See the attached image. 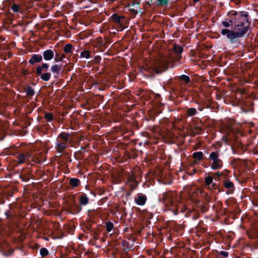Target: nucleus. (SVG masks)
<instances>
[{
  "label": "nucleus",
  "mask_w": 258,
  "mask_h": 258,
  "mask_svg": "<svg viewBox=\"0 0 258 258\" xmlns=\"http://www.w3.org/2000/svg\"><path fill=\"white\" fill-rule=\"evenodd\" d=\"M204 193V192H201L198 189H195L193 190H190L189 192V195L191 200L196 202V198H197V196H198L200 195V194H201L202 196L205 198Z\"/></svg>",
  "instance_id": "aec40b11"
},
{
  "label": "nucleus",
  "mask_w": 258,
  "mask_h": 258,
  "mask_svg": "<svg viewBox=\"0 0 258 258\" xmlns=\"http://www.w3.org/2000/svg\"><path fill=\"white\" fill-rule=\"evenodd\" d=\"M49 65L47 63H42L41 65H39L36 68V75L37 76H39L42 72L47 71Z\"/></svg>",
  "instance_id": "f3484780"
},
{
  "label": "nucleus",
  "mask_w": 258,
  "mask_h": 258,
  "mask_svg": "<svg viewBox=\"0 0 258 258\" xmlns=\"http://www.w3.org/2000/svg\"><path fill=\"white\" fill-rule=\"evenodd\" d=\"M74 49V47L73 45L71 44H67L64 46L63 50L67 53H71Z\"/></svg>",
  "instance_id": "c756f323"
},
{
  "label": "nucleus",
  "mask_w": 258,
  "mask_h": 258,
  "mask_svg": "<svg viewBox=\"0 0 258 258\" xmlns=\"http://www.w3.org/2000/svg\"><path fill=\"white\" fill-rule=\"evenodd\" d=\"M214 177L211 175H208L205 177V186L208 188L212 191H216L217 190V192H220L224 191V190L221 189L220 185L216 183L213 182Z\"/></svg>",
  "instance_id": "6e6552de"
},
{
  "label": "nucleus",
  "mask_w": 258,
  "mask_h": 258,
  "mask_svg": "<svg viewBox=\"0 0 258 258\" xmlns=\"http://www.w3.org/2000/svg\"><path fill=\"white\" fill-rule=\"evenodd\" d=\"M74 157L77 160H82L84 157V152L82 150H79L74 153Z\"/></svg>",
  "instance_id": "bb28decb"
},
{
  "label": "nucleus",
  "mask_w": 258,
  "mask_h": 258,
  "mask_svg": "<svg viewBox=\"0 0 258 258\" xmlns=\"http://www.w3.org/2000/svg\"><path fill=\"white\" fill-rule=\"evenodd\" d=\"M13 206H14L13 205L10 204L9 205L10 210L5 212V214L7 217V218L8 219H13L15 217V214L12 212V210L13 208Z\"/></svg>",
  "instance_id": "a878e982"
},
{
  "label": "nucleus",
  "mask_w": 258,
  "mask_h": 258,
  "mask_svg": "<svg viewBox=\"0 0 258 258\" xmlns=\"http://www.w3.org/2000/svg\"><path fill=\"white\" fill-rule=\"evenodd\" d=\"M161 98L160 96L157 95L152 101V105L156 115H158L162 113V110H163L164 104L161 103Z\"/></svg>",
  "instance_id": "1a4fd4ad"
},
{
  "label": "nucleus",
  "mask_w": 258,
  "mask_h": 258,
  "mask_svg": "<svg viewBox=\"0 0 258 258\" xmlns=\"http://www.w3.org/2000/svg\"><path fill=\"white\" fill-rule=\"evenodd\" d=\"M40 254L42 257H45L48 255L49 251L47 248L42 247L40 249Z\"/></svg>",
  "instance_id": "ea45409f"
},
{
  "label": "nucleus",
  "mask_w": 258,
  "mask_h": 258,
  "mask_svg": "<svg viewBox=\"0 0 258 258\" xmlns=\"http://www.w3.org/2000/svg\"><path fill=\"white\" fill-rule=\"evenodd\" d=\"M120 258H131L127 254H123L122 255Z\"/></svg>",
  "instance_id": "4d7b16f0"
},
{
  "label": "nucleus",
  "mask_w": 258,
  "mask_h": 258,
  "mask_svg": "<svg viewBox=\"0 0 258 258\" xmlns=\"http://www.w3.org/2000/svg\"><path fill=\"white\" fill-rule=\"evenodd\" d=\"M158 6L165 7L167 6L169 4L168 0H158Z\"/></svg>",
  "instance_id": "a19ab883"
},
{
  "label": "nucleus",
  "mask_w": 258,
  "mask_h": 258,
  "mask_svg": "<svg viewBox=\"0 0 258 258\" xmlns=\"http://www.w3.org/2000/svg\"><path fill=\"white\" fill-rule=\"evenodd\" d=\"M80 56L81 57L89 58L91 57L90 52L88 50H83L81 52Z\"/></svg>",
  "instance_id": "58836bf2"
},
{
  "label": "nucleus",
  "mask_w": 258,
  "mask_h": 258,
  "mask_svg": "<svg viewBox=\"0 0 258 258\" xmlns=\"http://www.w3.org/2000/svg\"><path fill=\"white\" fill-rule=\"evenodd\" d=\"M44 118L47 122H51L54 119V116L52 113L46 112L44 114Z\"/></svg>",
  "instance_id": "f704fd0d"
},
{
  "label": "nucleus",
  "mask_w": 258,
  "mask_h": 258,
  "mask_svg": "<svg viewBox=\"0 0 258 258\" xmlns=\"http://www.w3.org/2000/svg\"><path fill=\"white\" fill-rule=\"evenodd\" d=\"M20 176L21 178L22 179V180H23V181H27L29 179V177H28V176H26V175H23L22 174H20Z\"/></svg>",
  "instance_id": "09e8293b"
},
{
  "label": "nucleus",
  "mask_w": 258,
  "mask_h": 258,
  "mask_svg": "<svg viewBox=\"0 0 258 258\" xmlns=\"http://www.w3.org/2000/svg\"><path fill=\"white\" fill-rule=\"evenodd\" d=\"M50 71L53 74H58L61 71V66L58 64H54L51 67Z\"/></svg>",
  "instance_id": "cd10ccee"
},
{
  "label": "nucleus",
  "mask_w": 258,
  "mask_h": 258,
  "mask_svg": "<svg viewBox=\"0 0 258 258\" xmlns=\"http://www.w3.org/2000/svg\"><path fill=\"white\" fill-rule=\"evenodd\" d=\"M173 51L175 53L176 56L174 57L171 56V61L179 60L182 56L181 53L183 52V47L177 44H174L172 48Z\"/></svg>",
  "instance_id": "9b49d317"
},
{
  "label": "nucleus",
  "mask_w": 258,
  "mask_h": 258,
  "mask_svg": "<svg viewBox=\"0 0 258 258\" xmlns=\"http://www.w3.org/2000/svg\"><path fill=\"white\" fill-rule=\"evenodd\" d=\"M198 227H199V225H197V226H196V228H198Z\"/></svg>",
  "instance_id": "e2e57ef3"
},
{
  "label": "nucleus",
  "mask_w": 258,
  "mask_h": 258,
  "mask_svg": "<svg viewBox=\"0 0 258 258\" xmlns=\"http://www.w3.org/2000/svg\"><path fill=\"white\" fill-rule=\"evenodd\" d=\"M69 184L72 188H74L81 185V181L79 179L77 178H70Z\"/></svg>",
  "instance_id": "5701e85b"
},
{
  "label": "nucleus",
  "mask_w": 258,
  "mask_h": 258,
  "mask_svg": "<svg viewBox=\"0 0 258 258\" xmlns=\"http://www.w3.org/2000/svg\"><path fill=\"white\" fill-rule=\"evenodd\" d=\"M237 12L235 11H232L230 12H229L227 14V17L225 18V20L226 21H228L230 24L231 25V26H235V28L236 29V25L237 24V20L236 18H237Z\"/></svg>",
  "instance_id": "ddd939ff"
},
{
  "label": "nucleus",
  "mask_w": 258,
  "mask_h": 258,
  "mask_svg": "<svg viewBox=\"0 0 258 258\" xmlns=\"http://www.w3.org/2000/svg\"><path fill=\"white\" fill-rule=\"evenodd\" d=\"M147 200V198L145 194L138 193L135 198V202L137 205L144 206Z\"/></svg>",
  "instance_id": "dca6fc26"
},
{
  "label": "nucleus",
  "mask_w": 258,
  "mask_h": 258,
  "mask_svg": "<svg viewBox=\"0 0 258 258\" xmlns=\"http://www.w3.org/2000/svg\"><path fill=\"white\" fill-rule=\"evenodd\" d=\"M210 168L216 170L221 169L223 166V162L220 158L219 151L211 152L209 156Z\"/></svg>",
  "instance_id": "39448f33"
},
{
  "label": "nucleus",
  "mask_w": 258,
  "mask_h": 258,
  "mask_svg": "<svg viewBox=\"0 0 258 258\" xmlns=\"http://www.w3.org/2000/svg\"><path fill=\"white\" fill-rule=\"evenodd\" d=\"M164 71V70H162L161 68H157L155 70V72L156 74H161Z\"/></svg>",
  "instance_id": "3c124183"
},
{
  "label": "nucleus",
  "mask_w": 258,
  "mask_h": 258,
  "mask_svg": "<svg viewBox=\"0 0 258 258\" xmlns=\"http://www.w3.org/2000/svg\"><path fill=\"white\" fill-rule=\"evenodd\" d=\"M14 252V249L12 248H9L8 249L5 250L3 253V255L7 256H10L13 255V252Z\"/></svg>",
  "instance_id": "4c0bfd02"
},
{
  "label": "nucleus",
  "mask_w": 258,
  "mask_h": 258,
  "mask_svg": "<svg viewBox=\"0 0 258 258\" xmlns=\"http://www.w3.org/2000/svg\"><path fill=\"white\" fill-rule=\"evenodd\" d=\"M11 10L15 13L20 12V7L18 5L13 4L11 6Z\"/></svg>",
  "instance_id": "79ce46f5"
},
{
  "label": "nucleus",
  "mask_w": 258,
  "mask_h": 258,
  "mask_svg": "<svg viewBox=\"0 0 258 258\" xmlns=\"http://www.w3.org/2000/svg\"><path fill=\"white\" fill-rule=\"evenodd\" d=\"M94 238H95L96 239H98V238L97 237V236H96H96H94Z\"/></svg>",
  "instance_id": "680f3d73"
},
{
  "label": "nucleus",
  "mask_w": 258,
  "mask_h": 258,
  "mask_svg": "<svg viewBox=\"0 0 258 258\" xmlns=\"http://www.w3.org/2000/svg\"><path fill=\"white\" fill-rule=\"evenodd\" d=\"M51 73L49 72H46L44 73H41V75H39L40 76L41 79L44 81H48L50 80L51 77Z\"/></svg>",
  "instance_id": "2f4dec72"
},
{
  "label": "nucleus",
  "mask_w": 258,
  "mask_h": 258,
  "mask_svg": "<svg viewBox=\"0 0 258 258\" xmlns=\"http://www.w3.org/2000/svg\"><path fill=\"white\" fill-rule=\"evenodd\" d=\"M140 2L133 1L131 4H129L127 6L128 11L134 16H135L139 12H141V9H140Z\"/></svg>",
  "instance_id": "f8f14e48"
},
{
  "label": "nucleus",
  "mask_w": 258,
  "mask_h": 258,
  "mask_svg": "<svg viewBox=\"0 0 258 258\" xmlns=\"http://www.w3.org/2000/svg\"><path fill=\"white\" fill-rule=\"evenodd\" d=\"M88 145H86L85 146H82L81 147V149L80 150H82V151H83L84 152H86V148L88 147Z\"/></svg>",
  "instance_id": "603ef678"
},
{
  "label": "nucleus",
  "mask_w": 258,
  "mask_h": 258,
  "mask_svg": "<svg viewBox=\"0 0 258 258\" xmlns=\"http://www.w3.org/2000/svg\"><path fill=\"white\" fill-rule=\"evenodd\" d=\"M224 173L222 172H216L211 173V176L214 177V179L216 181H219L221 176H223Z\"/></svg>",
  "instance_id": "c9c22d12"
},
{
  "label": "nucleus",
  "mask_w": 258,
  "mask_h": 258,
  "mask_svg": "<svg viewBox=\"0 0 258 258\" xmlns=\"http://www.w3.org/2000/svg\"><path fill=\"white\" fill-rule=\"evenodd\" d=\"M5 203V201L3 199H0V205H3Z\"/></svg>",
  "instance_id": "13d9d810"
},
{
  "label": "nucleus",
  "mask_w": 258,
  "mask_h": 258,
  "mask_svg": "<svg viewBox=\"0 0 258 258\" xmlns=\"http://www.w3.org/2000/svg\"><path fill=\"white\" fill-rule=\"evenodd\" d=\"M42 58L46 61H49L52 59L54 56V52L51 49H46L43 52Z\"/></svg>",
  "instance_id": "6ab92c4d"
},
{
  "label": "nucleus",
  "mask_w": 258,
  "mask_h": 258,
  "mask_svg": "<svg viewBox=\"0 0 258 258\" xmlns=\"http://www.w3.org/2000/svg\"><path fill=\"white\" fill-rule=\"evenodd\" d=\"M213 209H214V208H215V206H213Z\"/></svg>",
  "instance_id": "0e129e2a"
},
{
  "label": "nucleus",
  "mask_w": 258,
  "mask_h": 258,
  "mask_svg": "<svg viewBox=\"0 0 258 258\" xmlns=\"http://www.w3.org/2000/svg\"><path fill=\"white\" fill-rule=\"evenodd\" d=\"M147 4L149 5H151L152 4V0H150L149 2H147Z\"/></svg>",
  "instance_id": "bf43d9fd"
},
{
  "label": "nucleus",
  "mask_w": 258,
  "mask_h": 258,
  "mask_svg": "<svg viewBox=\"0 0 258 258\" xmlns=\"http://www.w3.org/2000/svg\"><path fill=\"white\" fill-rule=\"evenodd\" d=\"M97 44L100 47H103L104 45V42L103 39L101 37L98 38L97 40Z\"/></svg>",
  "instance_id": "37998d69"
},
{
  "label": "nucleus",
  "mask_w": 258,
  "mask_h": 258,
  "mask_svg": "<svg viewBox=\"0 0 258 258\" xmlns=\"http://www.w3.org/2000/svg\"><path fill=\"white\" fill-rule=\"evenodd\" d=\"M253 204L255 206H258V199H256L253 201Z\"/></svg>",
  "instance_id": "864d4df0"
},
{
  "label": "nucleus",
  "mask_w": 258,
  "mask_h": 258,
  "mask_svg": "<svg viewBox=\"0 0 258 258\" xmlns=\"http://www.w3.org/2000/svg\"><path fill=\"white\" fill-rule=\"evenodd\" d=\"M177 78L180 81L181 84L186 85L189 84L191 82L190 77L185 75H182L179 76H177Z\"/></svg>",
  "instance_id": "412c9836"
},
{
  "label": "nucleus",
  "mask_w": 258,
  "mask_h": 258,
  "mask_svg": "<svg viewBox=\"0 0 258 258\" xmlns=\"http://www.w3.org/2000/svg\"><path fill=\"white\" fill-rule=\"evenodd\" d=\"M222 204L220 202H218L217 203V207L215 209V212L217 213H218L220 212V211L222 210Z\"/></svg>",
  "instance_id": "c03bdc74"
},
{
  "label": "nucleus",
  "mask_w": 258,
  "mask_h": 258,
  "mask_svg": "<svg viewBox=\"0 0 258 258\" xmlns=\"http://www.w3.org/2000/svg\"><path fill=\"white\" fill-rule=\"evenodd\" d=\"M23 74L24 76H27L29 75L28 71L27 70H24L23 71Z\"/></svg>",
  "instance_id": "5fc2aeb1"
},
{
  "label": "nucleus",
  "mask_w": 258,
  "mask_h": 258,
  "mask_svg": "<svg viewBox=\"0 0 258 258\" xmlns=\"http://www.w3.org/2000/svg\"><path fill=\"white\" fill-rule=\"evenodd\" d=\"M203 109H204V107L203 106L199 105V106L198 107V110H199L200 111H202L203 110Z\"/></svg>",
  "instance_id": "6e6d98bb"
},
{
  "label": "nucleus",
  "mask_w": 258,
  "mask_h": 258,
  "mask_svg": "<svg viewBox=\"0 0 258 258\" xmlns=\"http://www.w3.org/2000/svg\"><path fill=\"white\" fill-rule=\"evenodd\" d=\"M109 20L117 25L118 30L122 31L125 28L124 25L125 22V18L123 16L115 13L110 17Z\"/></svg>",
  "instance_id": "423d86ee"
},
{
  "label": "nucleus",
  "mask_w": 258,
  "mask_h": 258,
  "mask_svg": "<svg viewBox=\"0 0 258 258\" xmlns=\"http://www.w3.org/2000/svg\"><path fill=\"white\" fill-rule=\"evenodd\" d=\"M163 201L165 206L170 208L175 215L179 212H186L185 216L191 218L193 220L198 219L200 217V213L195 209H187L182 203L178 202L177 197L172 192H165L163 194Z\"/></svg>",
  "instance_id": "f03ea898"
},
{
  "label": "nucleus",
  "mask_w": 258,
  "mask_h": 258,
  "mask_svg": "<svg viewBox=\"0 0 258 258\" xmlns=\"http://www.w3.org/2000/svg\"><path fill=\"white\" fill-rule=\"evenodd\" d=\"M200 1V0H193V1L194 2V3H195L199 2Z\"/></svg>",
  "instance_id": "052dcab7"
},
{
  "label": "nucleus",
  "mask_w": 258,
  "mask_h": 258,
  "mask_svg": "<svg viewBox=\"0 0 258 258\" xmlns=\"http://www.w3.org/2000/svg\"><path fill=\"white\" fill-rule=\"evenodd\" d=\"M126 184L130 187L131 191L136 189L138 185V182L136 180L135 175L133 174L128 175Z\"/></svg>",
  "instance_id": "4468645a"
},
{
  "label": "nucleus",
  "mask_w": 258,
  "mask_h": 258,
  "mask_svg": "<svg viewBox=\"0 0 258 258\" xmlns=\"http://www.w3.org/2000/svg\"><path fill=\"white\" fill-rule=\"evenodd\" d=\"M82 210V207L78 204H74V205L70 208V213L71 214H77L79 213Z\"/></svg>",
  "instance_id": "393cba45"
},
{
  "label": "nucleus",
  "mask_w": 258,
  "mask_h": 258,
  "mask_svg": "<svg viewBox=\"0 0 258 258\" xmlns=\"http://www.w3.org/2000/svg\"><path fill=\"white\" fill-rule=\"evenodd\" d=\"M66 57V55L64 54H62L60 55L58 53L56 52L55 54V57L54 58V60L55 62H59V61H63V58Z\"/></svg>",
  "instance_id": "7c9ffc66"
},
{
  "label": "nucleus",
  "mask_w": 258,
  "mask_h": 258,
  "mask_svg": "<svg viewBox=\"0 0 258 258\" xmlns=\"http://www.w3.org/2000/svg\"><path fill=\"white\" fill-rule=\"evenodd\" d=\"M17 189L15 188H8L5 190L4 193L6 195L8 198L11 197L13 196L14 192L16 191Z\"/></svg>",
  "instance_id": "473e14b6"
},
{
  "label": "nucleus",
  "mask_w": 258,
  "mask_h": 258,
  "mask_svg": "<svg viewBox=\"0 0 258 258\" xmlns=\"http://www.w3.org/2000/svg\"><path fill=\"white\" fill-rule=\"evenodd\" d=\"M222 184V186L220 187L224 191V187L226 189L225 192L227 195H232L234 193L235 189L234 184L227 176L223 177Z\"/></svg>",
  "instance_id": "0eeeda50"
},
{
  "label": "nucleus",
  "mask_w": 258,
  "mask_h": 258,
  "mask_svg": "<svg viewBox=\"0 0 258 258\" xmlns=\"http://www.w3.org/2000/svg\"><path fill=\"white\" fill-rule=\"evenodd\" d=\"M204 194L205 202H202L201 201H197V207L203 213H205L208 211L210 207L209 202L211 200V198L207 193H204Z\"/></svg>",
  "instance_id": "9d476101"
},
{
  "label": "nucleus",
  "mask_w": 258,
  "mask_h": 258,
  "mask_svg": "<svg viewBox=\"0 0 258 258\" xmlns=\"http://www.w3.org/2000/svg\"><path fill=\"white\" fill-rule=\"evenodd\" d=\"M105 227L106 231L110 232L114 228V224L112 222L108 221L106 223Z\"/></svg>",
  "instance_id": "e433bc0d"
},
{
  "label": "nucleus",
  "mask_w": 258,
  "mask_h": 258,
  "mask_svg": "<svg viewBox=\"0 0 258 258\" xmlns=\"http://www.w3.org/2000/svg\"><path fill=\"white\" fill-rule=\"evenodd\" d=\"M73 133H70L68 132H62L58 134L54 147L58 153L63 154L66 153L67 148L73 146Z\"/></svg>",
  "instance_id": "20e7f679"
},
{
  "label": "nucleus",
  "mask_w": 258,
  "mask_h": 258,
  "mask_svg": "<svg viewBox=\"0 0 258 258\" xmlns=\"http://www.w3.org/2000/svg\"><path fill=\"white\" fill-rule=\"evenodd\" d=\"M9 154L15 156L19 164L29 161L32 158L31 146L21 144L19 147L11 148L9 150Z\"/></svg>",
  "instance_id": "7ed1b4c3"
},
{
  "label": "nucleus",
  "mask_w": 258,
  "mask_h": 258,
  "mask_svg": "<svg viewBox=\"0 0 258 258\" xmlns=\"http://www.w3.org/2000/svg\"><path fill=\"white\" fill-rule=\"evenodd\" d=\"M25 91L26 92V95L29 97L33 96L35 94L34 89L30 86L26 87L25 88Z\"/></svg>",
  "instance_id": "72a5a7b5"
},
{
  "label": "nucleus",
  "mask_w": 258,
  "mask_h": 258,
  "mask_svg": "<svg viewBox=\"0 0 258 258\" xmlns=\"http://www.w3.org/2000/svg\"><path fill=\"white\" fill-rule=\"evenodd\" d=\"M198 114L196 108L194 107L187 108L185 110V115L187 117L194 116Z\"/></svg>",
  "instance_id": "b1692460"
},
{
  "label": "nucleus",
  "mask_w": 258,
  "mask_h": 258,
  "mask_svg": "<svg viewBox=\"0 0 258 258\" xmlns=\"http://www.w3.org/2000/svg\"><path fill=\"white\" fill-rule=\"evenodd\" d=\"M194 159L200 161L204 158V154L201 151L194 152L192 154Z\"/></svg>",
  "instance_id": "c85d7f7f"
},
{
  "label": "nucleus",
  "mask_w": 258,
  "mask_h": 258,
  "mask_svg": "<svg viewBox=\"0 0 258 258\" xmlns=\"http://www.w3.org/2000/svg\"><path fill=\"white\" fill-rule=\"evenodd\" d=\"M122 246H123V247L125 249L129 250V249H130L131 248V246H129L128 243L127 242L125 241L123 242Z\"/></svg>",
  "instance_id": "de8ad7c7"
},
{
  "label": "nucleus",
  "mask_w": 258,
  "mask_h": 258,
  "mask_svg": "<svg viewBox=\"0 0 258 258\" xmlns=\"http://www.w3.org/2000/svg\"><path fill=\"white\" fill-rule=\"evenodd\" d=\"M219 254L221 255H222L224 257H227L228 256V252H227V251H221L220 252Z\"/></svg>",
  "instance_id": "8fccbe9b"
},
{
  "label": "nucleus",
  "mask_w": 258,
  "mask_h": 258,
  "mask_svg": "<svg viewBox=\"0 0 258 258\" xmlns=\"http://www.w3.org/2000/svg\"><path fill=\"white\" fill-rule=\"evenodd\" d=\"M89 203V199L86 194H82L79 197V204L81 206H86Z\"/></svg>",
  "instance_id": "4be33fe9"
},
{
  "label": "nucleus",
  "mask_w": 258,
  "mask_h": 258,
  "mask_svg": "<svg viewBox=\"0 0 258 258\" xmlns=\"http://www.w3.org/2000/svg\"><path fill=\"white\" fill-rule=\"evenodd\" d=\"M236 17V31L228 29H223L221 31L222 36L229 39L231 43H235L238 42L239 38L244 37L248 32L251 24L250 17L248 12H237Z\"/></svg>",
  "instance_id": "f257e3e1"
},
{
  "label": "nucleus",
  "mask_w": 258,
  "mask_h": 258,
  "mask_svg": "<svg viewBox=\"0 0 258 258\" xmlns=\"http://www.w3.org/2000/svg\"><path fill=\"white\" fill-rule=\"evenodd\" d=\"M254 104L253 102L251 100L244 101L241 109L244 112H252L254 110Z\"/></svg>",
  "instance_id": "2eb2a0df"
},
{
  "label": "nucleus",
  "mask_w": 258,
  "mask_h": 258,
  "mask_svg": "<svg viewBox=\"0 0 258 258\" xmlns=\"http://www.w3.org/2000/svg\"><path fill=\"white\" fill-rule=\"evenodd\" d=\"M101 57L99 55H96L94 57V59H93V62L94 63H99L101 61Z\"/></svg>",
  "instance_id": "49530a36"
},
{
  "label": "nucleus",
  "mask_w": 258,
  "mask_h": 258,
  "mask_svg": "<svg viewBox=\"0 0 258 258\" xmlns=\"http://www.w3.org/2000/svg\"><path fill=\"white\" fill-rule=\"evenodd\" d=\"M222 24L225 28H228L231 26L230 23L228 21H226L225 19V21H222Z\"/></svg>",
  "instance_id": "a18cd8bd"
},
{
  "label": "nucleus",
  "mask_w": 258,
  "mask_h": 258,
  "mask_svg": "<svg viewBox=\"0 0 258 258\" xmlns=\"http://www.w3.org/2000/svg\"><path fill=\"white\" fill-rule=\"evenodd\" d=\"M42 60V56L40 54H33L29 60L28 62L30 64L33 65L36 63H38L41 62Z\"/></svg>",
  "instance_id": "a211bd4d"
}]
</instances>
